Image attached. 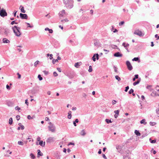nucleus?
Wrapping results in <instances>:
<instances>
[{
  "label": "nucleus",
  "mask_w": 159,
  "mask_h": 159,
  "mask_svg": "<svg viewBox=\"0 0 159 159\" xmlns=\"http://www.w3.org/2000/svg\"><path fill=\"white\" fill-rule=\"evenodd\" d=\"M64 4L68 9H71L73 7V0H63Z\"/></svg>",
  "instance_id": "f257e3e1"
},
{
  "label": "nucleus",
  "mask_w": 159,
  "mask_h": 159,
  "mask_svg": "<svg viewBox=\"0 0 159 159\" xmlns=\"http://www.w3.org/2000/svg\"><path fill=\"white\" fill-rule=\"evenodd\" d=\"M15 34L17 37H19L21 35L20 32V28L15 25L12 28Z\"/></svg>",
  "instance_id": "f03ea898"
},
{
  "label": "nucleus",
  "mask_w": 159,
  "mask_h": 159,
  "mask_svg": "<svg viewBox=\"0 0 159 159\" xmlns=\"http://www.w3.org/2000/svg\"><path fill=\"white\" fill-rule=\"evenodd\" d=\"M134 33V34L137 35L140 37L143 36L144 35V34H143L142 31L139 30V29L136 30Z\"/></svg>",
  "instance_id": "7ed1b4c3"
},
{
  "label": "nucleus",
  "mask_w": 159,
  "mask_h": 159,
  "mask_svg": "<svg viewBox=\"0 0 159 159\" xmlns=\"http://www.w3.org/2000/svg\"><path fill=\"white\" fill-rule=\"evenodd\" d=\"M126 64L127 67L128 69L130 71L131 70L133 69V67L130 62L129 61H127L126 62Z\"/></svg>",
  "instance_id": "20e7f679"
},
{
  "label": "nucleus",
  "mask_w": 159,
  "mask_h": 159,
  "mask_svg": "<svg viewBox=\"0 0 159 159\" xmlns=\"http://www.w3.org/2000/svg\"><path fill=\"white\" fill-rule=\"evenodd\" d=\"M0 15L2 17L7 16V13L6 11L4 9H2L0 11Z\"/></svg>",
  "instance_id": "39448f33"
},
{
  "label": "nucleus",
  "mask_w": 159,
  "mask_h": 159,
  "mask_svg": "<svg viewBox=\"0 0 159 159\" xmlns=\"http://www.w3.org/2000/svg\"><path fill=\"white\" fill-rule=\"evenodd\" d=\"M48 129L52 132H54L55 130V127L54 125H50L48 127Z\"/></svg>",
  "instance_id": "423d86ee"
},
{
  "label": "nucleus",
  "mask_w": 159,
  "mask_h": 159,
  "mask_svg": "<svg viewBox=\"0 0 159 159\" xmlns=\"http://www.w3.org/2000/svg\"><path fill=\"white\" fill-rule=\"evenodd\" d=\"M69 42L73 46L76 45L78 43V42L75 40H69Z\"/></svg>",
  "instance_id": "0eeeda50"
},
{
  "label": "nucleus",
  "mask_w": 159,
  "mask_h": 159,
  "mask_svg": "<svg viewBox=\"0 0 159 159\" xmlns=\"http://www.w3.org/2000/svg\"><path fill=\"white\" fill-rule=\"evenodd\" d=\"M20 16L22 19H27L28 16L26 14H23L20 13Z\"/></svg>",
  "instance_id": "6e6552de"
},
{
  "label": "nucleus",
  "mask_w": 159,
  "mask_h": 159,
  "mask_svg": "<svg viewBox=\"0 0 159 159\" xmlns=\"http://www.w3.org/2000/svg\"><path fill=\"white\" fill-rule=\"evenodd\" d=\"M113 56L115 57H122V54L119 52H117L114 53Z\"/></svg>",
  "instance_id": "1a4fd4ad"
},
{
  "label": "nucleus",
  "mask_w": 159,
  "mask_h": 159,
  "mask_svg": "<svg viewBox=\"0 0 159 159\" xmlns=\"http://www.w3.org/2000/svg\"><path fill=\"white\" fill-rule=\"evenodd\" d=\"M4 30V34L6 36L10 34V30L8 28H5Z\"/></svg>",
  "instance_id": "9d476101"
},
{
  "label": "nucleus",
  "mask_w": 159,
  "mask_h": 159,
  "mask_svg": "<svg viewBox=\"0 0 159 159\" xmlns=\"http://www.w3.org/2000/svg\"><path fill=\"white\" fill-rule=\"evenodd\" d=\"M122 146L121 145H118L116 146V149L118 150V152H120L122 150Z\"/></svg>",
  "instance_id": "9b49d317"
},
{
  "label": "nucleus",
  "mask_w": 159,
  "mask_h": 159,
  "mask_svg": "<svg viewBox=\"0 0 159 159\" xmlns=\"http://www.w3.org/2000/svg\"><path fill=\"white\" fill-rule=\"evenodd\" d=\"M65 11L64 10H62L61 11H60L59 13V16L61 17H62L63 15L65 14Z\"/></svg>",
  "instance_id": "f8f14e48"
},
{
  "label": "nucleus",
  "mask_w": 159,
  "mask_h": 159,
  "mask_svg": "<svg viewBox=\"0 0 159 159\" xmlns=\"http://www.w3.org/2000/svg\"><path fill=\"white\" fill-rule=\"evenodd\" d=\"M47 143H51L53 142L54 141V138L49 137L47 139Z\"/></svg>",
  "instance_id": "ddd939ff"
},
{
  "label": "nucleus",
  "mask_w": 159,
  "mask_h": 159,
  "mask_svg": "<svg viewBox=\"0 0 159 159\" xmlns=\"http://www.w3.org/2000/svg\"><path fill=\"white\" fill-rule=\"evenodd\" d=\"M140 81H141V78H139L136 81H135L133 83V85L135 86L136 85L138 84H139Z\"/></svg>",
  "instance_id": "4468645a"
},
{
  "label": "nucleus",
  "mask_w": 159,
  "mask_h": 159,
  "mask_svg": "<svg viewBox=\"0 0 159 159\" xmlns=\"http://www.w3.org/2000/svg\"><path fill=\"white\" fill-rule=\"evenodd\" d=\"M111 30L114 33L117 32L118 31V30H117L116 29L114 28V26L113 25H112L111 26Z\"/></svg>",
  "instance_id": "2eb2a0df"
},
{
  "label": "nucleus",
  "mask_w": 159,
  "mask_h": 159,
  "mask_svg": "<svg viewBox=\"0 0 159 159\" xmlns=\"http://www.w3.org/2000/svg\"><path fill=\"white\" fill-rule=\"evenodd\" d=\"M132 61H138L139 62L140 61L139 57H135L132 59Z\"/></svg>",
  "instance_id": "dca6fc26"
},
{
  "label": "nucleus",
  "mask_w": 159,
  "mask_h": 159,
  "mask_svg": "<svg viewBox=\"0 0 159 159\" xmlns=\"http://www.w3.org/2000/svg\"><path fill=\"white\" fill-rule=\"evenodd\" d=\"M2 42L4 43H9L10 42L9 40L6 38H3L2 39Z\"/></svg>",
  "instance_id": "f3484780"
},
{
  "label": "nucleus",
  "mask_w": 159,
  "mask_h": 159,
  "mask_svg": "<svg viewBox=\"0 0 159 159\" xmlns=\"http://www.w3.org/2000/svg\"><path fill=\"white\" fill-rule=\"evenodd\" d=\"M122 46L124 47L125 49L127 48V47L129 46V44L128 43H126L125 42H123L122 43Z\"/></svg>",
  "instance_id": "a211bd4d"
},
{
  "label": "nucleus",
  "mask_w": 159,
  "mask_h": 159,
  "mask_svg": "<svg viewBox=\"0 0 159 159\" xmlns=\"http://www.w3.org/2000/svg\"><path fill=\"white\" fill-rule=\"evenodd\" d=\"M79 122V120L78 119H76L74 121H73V124L75 126H76L77 125L76 123H78Z\"/></svg>",
  "instance_id": "6ab92c4d"
},
{
  "label": "nucleus",
  "mask_w": 159,
  "mask_h": 159,
  "mask_svg": "<svg viewBox=\"0 0 159 159\" xmlns=\"http://www.w3.org/2000/svg\"><path fill=\"white\" fill-rule=\"evenodd\" d=\"M134 133L137 136H139L141 135V134L139 132V131L137 130H135Z\"/></svg>",
  "instance_id": "aec40b11"
},
{
  "label": "nucleus",
  "mask_w": 159,
  "mask_h": 159,
  "mask_svg": "<svg viewBox=\"0 0 159 159\" xmlns=\"http://www.w3.org/2000/svg\"><path fill=\"white\" fill-rule=\"evenodd\" d=\"M68 115L67 116V118L68 119H70L71 118L72 115H71V111H69L68 112Z\"/></svg>",
  "instance_id": "412c9836"
},
{
  "label": "nucleus",
  "mask_w": 159,
  "mask_h": 159,
  "mask_svg": "<svg viewBox=\"0 0 159 159\" xmlns=\"http://www.w3.org/2000/svg\"><path fill=\"white\" fill-rule=\"evenodd\" d=\"M140 123L141 124H143L144 125L147 124V122H146V120L144 119H143L141 120L140 121Z\"/></svg>",
  "instance_id": "4be33fe9"
},
{
  "label": "nucleus",
  "mask_w": 159,
  "mask_h": 159,
  "mask_svg": "<svg viewBox=\"0 0 159 159\" xmlns=\"http://www.w3.org/2000/svg\"><path fill=\"white\" fill-rule=\"evenodd\" d=\"M94 44L95 46H98V47H99L100 46L101 43L99 41H96L94 43Z\"/></svg>",
  "instance_id": "5701e85b"
},
{
  "label": "nucleus",
  "mask_w": 159,
  "mask_h": 159,
  "mask_svg": "<svg viewBox=\"0 0 159 159\" xmlns=\"http://www.w3.org/2000/svg\"><path fill=\"white\" fill-rule=\"evenodd\" d=\"M149 141L150 142L152 143H155L156 142V139H154V140H152L151 138H150L149 139Z\"/></svg>",
  "instance_id": "b1692460"
},
{
  "label": "nucleus",
  "mask_w": 159,
  "mask_h": 159,
  "mask_svg": "<svg viewBox=\"0 0 159 159\" xmlns=\"http://www.w3.org/2000/svg\"><path fill=\"white\" fill-rule=\"evenodd\" d=\"M47 57H49V59L50 60H52L53 59V55L52 54H49V53H48L47 54Z\"/></svg>",
  "instance_id": "393cba45"
},
{
  "label": "nucleus",
  "mask_w": 159,
  "mask_h": 159,
  "mask_svg": "<svg viewBox=\"0 0 159 159\" xmlns=\"http://www.w3.org/2000/svg\"><path fill=\"white\" fill-rule=\"evenodd\" d=\"M20 10L21 12L23 13H25V11L24 10V8L23 7H22V6H20Z\"/></svg>",
  "instance_id": "a878e982"
},
{
  "label": "nucleus",
  "mask_w": 159,
  "mask_h": 159,
  "mask_svg": "<svg viewBox=\"0 0 159 159\" xmlns=\"http://www.w3.org/2000/svg\"><path fill=\"white\" fill-rule=\"evenodd\" d=\"M80 134L82 136H84L86 134V133L84 129L82 130L80 133Z\"/></svg>",
  "instance_id": "bb28decb"
},
{
  "label": "nucleus",
  "mask_w": 159,
  "mask_h": 159,
  "mask_svg": "<svg viewBox=\"0 0 159 159\" xmlns=\"http://www.w3.org/2000/svg\"><path fill=\"white\" fill-rule=\"evenodd\" d=\"M105 121L107 124H109L112 122V121L111 119H106L105 120Z\"/></svg>",
  "instance_id": "cd10ccee"
},
{
  "label": "nucleus",
  "mask_w": 159,
  "mask_h": 159,
  "mask_svg": "<svg viewBox=\"0 0 159 159\" xmlns=\"http://www.w3.org/2000/svg\"><path fill=\"white\" fill-rule=\"evenodd\" d=\"M115 79L117 80L118 81H120L121 80V79L120 77L118 75H116L115 76Z\"/></svg>",
  "instance_id": "c85d7f7f"
},
{
  "label": "nucleus",
  "mask_w": 159,
  "mask_h": 159,
  "mask_svg": "<svg viewBox=\"0 0 159 159\" xmlns=\"http://www.w3.org/2000/svg\"><path fill=\"white\" fill-rule=\"evenodd\" d=\"M45 145V142H43V140H40V146H44Z\"/></svg>",
  "instance_id": "c756f323"
},
{
  "label": "nucleus",
  "mask_w": 159,
  "mask_h": 159,
  "mask_svg": "<svg viewBox=\"0 0 159 159\" xmlns=\"http://www.w3.org/2000/svg\"><path fill=\"white\" fill-rule=\"evenodd\" d=\"M113 68L114 69L115 72H118V70H117L118 68H117V67L114 65L113 66Z\"/></svg>",
  "instance_id": "7c9ffc66"
},
{
  "label": "nucleus",
  "mask_w": 159,
  "mask_h": 159,
  "mask_svg": "<svg viewBox=\"0 0 159 159\" xmlns=\"http://www.w3.org/2000/svg\"><path fill=\"white\" fill-rule=\"evenodd\" d=\"M13 122V119L11 117L9 119V123L10 125H11Z\"/></svg>",
  "instance_id": "2f4dec72"
},
{
  "label": "nucleus",
  "mask_w": 159,
  "mask_h": 159,
  "mask_svg": "<svg viewBox=\"0 0 159 159\" xmlns=\"http://www.w3.org/2000/svg\"><path fill=\"white\" fill-rule=\"evenodd\" d=\"M93 71V69L92 68V67L91 66H90L89 67V69L88 70V71L89 72H91Z\"/></svg>",
  "instance_id": "473e14b6"
},
{
  "label": "nucleus",
  "mask_w": 159,
  "mask_h": 159,
  "mask_svg": "<svg viewBox=\"0 0 159 159\" xmlns=\"http://www.w3.org/2000/svg\"><path fill=\"white\" fill-rule=\"evenodd\" d=\"M37 142L36 143L37 145H40V138L38 137L37 139Z\"/></svg>",
  "instance_id": "72a5a7b5"
},
{
  "label": "nucleus",
  "mask_w": 159,
  "mask_h": 159,
  "mask_svg": "<svg viewBox=\"0 0 159 159\" xmlns=\"http://www.w3.org/2000/svg\"><path fill=\"white\" fill-rule=\"evenodd\" d=\"M149 124L151 125L154 126L156 124V123L155 122H152L150 121L149 122Z\"/></svg>",
  "instance_id": "f704fd0d"
},
{
  "label": "nucleus",
  "mask_w": 159,
  "mask_h": 159,
  "mask_svg": "<svg viewBox=\"0 0 159 159\" xmlns=\"http://www.w3.org/2000/svg\"><path fill=\"white\" fill-rule=\"evenodd\" d=\"M134 90L133 89H131L128 92L129 94H131L134 93Z\"/></svg>",
  "instance_id": "c9c22d12"
},
{
  "label": "nucleus",
  "mask_w": 159,
  "mask_h": 159,
  "mask_svg": "<svg viewBox=\"0 0 159 159\" xmlns=\"http://www.w3.org/2000/svg\"><path fill=\"white\" fill-rule=\"evenodd\" d=\"M75 66L77 68H79L80 66L79 63V62H77L75 63Z\"/></svg>",
  "instance_id": "e433bc0d"
},
{
  "label": "nucleus",
  "mask_w": 159,
  "mask_h": 159,
  "mask_svg": "<svg viewBox=\"0 0 159 159\" xmlns=\"http://www.w3.org/2000/svg\"><path fill=\"white\" fill-rule=\"evenodd\" d=\"M61 22L62 23L64 22H68L69 21V20H68L66 18L65 19H62L61 20Z\"/></svg>",
  "instance_id": "4c0bfd02"
},
{
  "label": "nucleus",
  "mask_w": 159,
  "mask_h": 159,
  "mask_svg": "<svg viewBox=\"0 0 159 159\" xmlns=\"http://www.w3.org/2000/svg\"><path fill=\"white\" fill-rule=\"evenodd\" d=\"M151 70H150L149 71H148L146 74L145 75V77L146 78H147L148 77V75H149V73L150 72H151Z\"/></svg>",
  "instance_id": "58836bf2"
},
{
  "label": "nucleus",
  "mask_w": 159,
  "mask_h": 159,
  "mask_svg": "<svg viewBox=\"0 0 159 159\" xmlns=\"http://www.w3.org/2000/svg\"><path fill=\"white\" fill-rule=\"evenodd\" d=\"M31 158L32 159H34L35 158V156L32 153H31L30 155Z\"/></svg>",
  "instance_id": "ea45409f"
},
{
  "label": "nucleus",
  "mask_w": 159,
  "mask_h": 159,
  "mask_svg": "<svg viewBox=\"0 0 159 159\" xmlns=\"http://www.w3.org/2000/svg\"><path fill=\"white\" fill-rule=\"evenodd\" d=\"M58 61H57V59H53L52 60V63L53 64H54L56 62H58Z\"/></svg>",
  "instance_id": "a19ab883"
},
{
  "label": "nucleus",
  "mask_w": 159,
  "mask_h": 159,
  "mask_svg": "<svg viewBox=\"0 0 159 159\" xmlns=\"http://www.w3.org/2000/svg\"><path fill=\"white\" fill-rule=\"evenodd\" d=\"M95 54H94L93 57H92V60L93 61H96V58H95Z\"/></svg>",
  "instance_id": "79ce46f5"
},
{
  "label": "nucleus",
  "mask_w": 159,
  "mask_h": 159,
  "mask_svg": "<svg viewBox=\"0 0 159 159\" xmlns=\"http://www.w3.org/2000/svg\"><path fill=\"white\" fill-rule=\"evenodd\" d=\"M18 144L21 145H23L24 144L21 141H19L18 142Z\"/></svg>",
  "instance_id": "37998d69"
},
{
  "label": "nucleus",
  "mask_w": 159,
  "mask_h": 159,
  "mask_svg": "<svg viewBox=\"0 0 159 159\" xmlns=\"http://www.w3.org/2000/svg\"><path fill=\"white\" fill-rule=\"evenodd\" d=\"M114 113L116 114L119 115V114L120 111L119 110H115L114 111Z\"/></svg>",
  "instance_id": "c03bdc74"
},
{
  "label": "nucleus",
  "mask_w": 159,
  "mask_h": 159,
  "mask_svg": "<svg viewBox=\"0 0 159 159\" xmlns=\"http://www.w3.org/2000/svg\"><path fill=\"white\" fill-rule=\"evenodd\" d=\"M39 61H37L34 62V66L35 67L37 65L39 64Z\"/></svg>",
  "instance_id": "a18cd8bd"
},
{
  "label": "nucleus",
  "mask_w": 159,
  "mask_h": 159,
  "mask_svg": "<svg viewBox=\"0 0 159 159\" xmlns=\"http://www.w3.org/2000/svg\"><path fill=\"white\" fill-rule=\"evenodd\" d=\"M95 57H96V59L97 60H98L99 59V55L98 53H95Z\"/></svg>",
  "instance_id": "49530a36"
},
{
  "label": "nucleus",
  "mask_w": 159,
  "mask_h": 159,
  "mask_svg": "<svg viewBox=\"0 0 159 159\" xmlns=\"http://www.w3.org/2000/svg\"><path fill=\"white\" fill-rule=\"evenodd\" d=\"M124 23H125V22L124 21H121L119 23V26H121L122 25H123L124 24Z\"/></svg>",
  "instance_id": "de8ad7c7"
},
{
  "label": "nucleus",
  "mask_w": 159,
  "mask_h": 159,
  "mask_svg": "<svg viewBox=\"0 0 159 159\" xmlns=\"http://www.w3.org/2000/svg\"><path fill=\"white\" fill-rule=\"evenodd\" d=\"M129 157V154L127 153L126 155H124L123 157V159H125V158L127 157Z\"/></svg>",
  "instance_id": "09e8293b"
},
{
  "label": "nucleus",
  "mask_w": 159,
  "mask_h": 159,
  "mask_svg": "<svg viewBox=\"0 0 159 159\" xmlns=\"http://www.w3.org/2000/svg\"><path fill=\"white\" fill-rule=\"evenodd\" d=\"M129 89V87L128 86H127L125 87V91L126 92H127L128 90Z\"/></svg>",
  "instance_id": "8fccbe9b"
},
{
  "label": "nucleus",
  "mask_w": 159,
  "mask_h": 159,
  "mask_svg": "<svg viewBox=\"0 0 159 159\" xmlns=\"http://www.w3.org/2000/svg\"><path fill=\"white\" fill-rule=\"evenodd\" d=\"M26 23L27 24V27L32 28L33 27V26L31 25L29 23Z\"/></svg>",
  "instance_id": "3c124183"
},
{
  "label": "nucleus",
  "mask_w": 159,
  "mask_h": 159,
  "mask_svg": "<svg viewBox=\"0 0 159 159\" xmlns=\"http://www.w3.org/2000/svg\"><path fill=\"white\" fill-rule=\"evenodd\" d=\"M53 75L54 77H57L58 75V74L56 71H54L53 73Z\"/></svg>",
  "instance_id": "603ef678"
},
{
  "label": "nucleus",
  "mask_w": 159,
  "mask_h": 159,
  "mask_svg": "<svg viewBox=\"0 0 159 159\" xmlns=\"http://www.w3.org/2000/svg\"><path fill=\"white\" fill-rule=\"evenodd\" d=\"M43 72L45 75H47L49 73L48 71H47L46 70H44L43 71Z\"/></svg>",
  "instance_id": "864d4df0"
},
{
  "label": "nucleus",
  "mask_w": 159,
  "mask_h": 159,
  "mask_svg": "<svg viewBox=\"0 0 159 159\" xmlns=\"http://www.w3.org/2000/svg\"><path fill=\"white\" fill-rule=\"evenodd\" d=\"M82 96L85 99H86V98L87 95L85 93H83L82 94Z\"/></svg>",
  "instance_id": "5fc2aeb1"
},
{
  "label": "nucleus",
  "mask_w": 159,
  "mask_h": 159,
  "mask_svg": "<svg viewBox=\"0 0 159 159\" xmlns=\"http://www.w3.org/2000/svg\"><path fill=\"white\" fill-rule=\"evenodd\" d=\"M18 23H17V22H16L15 21V20L12 21L11 22V25H13V24H17Z\"/></svg>",
  "instance_id": "6e6d98bb"
},
{
  "label": "nucleus",
  "mask_w": 159,
  "mask_h": 159,
  "mask_svg": "<svg viewBox=\"0 0 159 159\" xmlns=\"http://www.w3.org/2000/svg\"><path fill=\"white\" fill-rule=\"evenodd\" d=\"M155 37L156 38V40H157L159 39V36H158L157 34H156L155 35Z\"/></svg>",
  "instance_id": "4d7b16f0"
},
{
  "label": "nucleus",
  "mask_w": 159,
  "mask_h": 159,
  "mask_svg": "<svg viewBox=\"0 0 159 159\" xmlns=\"http://www.w3.org/2000/svg\"><path fill=\"white\" fill-rule=\"evenodd\" d=\"M147 134H143V135H142L140 138H142V139H143V138L144 137H145V136H147Z\"/></svg>",
  "instance_id": "13d9d810"
},
{
  "label": "nucleus",
  "mask_w": 159,
  "mask_h": 159,
  "mask_svg": "<svg viewBox=\"0 0 159 159\" xmlns=\"http://www.w3.org/2000/svg\"><path fill=\"white\" fill-rule=\"evenodd\" d=\"M75 143H73V142H69L68 143V145H75Z\"/></svg>",
  "instance_id": "bf43d9fd"
},
{
  "label": "nucleus",
  "mask_w": 159,
  "mask_h": 159,
  "mask_svg": "<svg viewBox=\"0 0 159 159\" xmlns=\"http://www.w3.org/2000/svg\"><path fill=\"white\" fill-rule=\"evenodd\" d=\"M117 102V101L115 100H113L112 101V105H114Z\"/></svg>",
  "instance_id": "052dcab7"
},
{
  "label": "nucleus",
  "mask_w": 159,
  "mask_h": 159,
  "mask_svg": "<svg viewBox=\"0 0 159 159\" xmlns=\"http://www.w3.org/2000/svg\"><path fill=\"white\" fill-rule=\"evenodd\" d=\"M136 79H137L139 77V75L138 74H135L134 75V77Z\"/></svg>",
  "instance_id": "680f3d73"
},
{
  "label": "nucleus",
  "mask_w": 159,
  "mask_h": 159,
  "mask_svg": "<svg viewBox=\"0 0 159 159\" xmlns=\"http://www.w3.org/2000/svg\"><path fill=\"white\" fill-rule=\"evenodd\" d=\"M49 33L50 34H52L53 32V30L52 29H50L48 30Z\"/></svg>",
  "instance_id": "e2e57ef3"
},
{
  "label": "nucleus",
  "mask_w": 159,
  "mask_h": 159,
  "mask_svg": "<svg viewBox=\"0 0 159 159\" xmlns=\"http://www.w3.org/2000/svg\"><path fill=\"white\" fill-rule=\"evenodd\" d=\"M15 109L16 110H18V111H19L20 110V107H18V106H17L15 107Z\"/></svg>",
  "instance_id": "0e129e2a"
},
{
  "label": "nucleus",
  "mask_w": 159,
  "mask_h": 159,
  "mask_svg": "<svg viewBox=\"0 0 159 159\" xmlns=\"http://www.w3.org/2000/svg\"><path fill=\"white\" fill-rule=\"evenodd\" d=\"M141 98L143 101L145 99V98L144 96L142 95L141 96Z\"/></svg>",
  "instance_id": "69168bd1"
},
{
  "label": "nucleus",
  "mask_w": 159,
  "mask_h": 159,
  "mask_svg": "<svg viewBox=\"0 0 159 159\" xmlns=\"http://www.w3.org/2000/svg\"><path fill=\"white\" fill-rule=\"evenodd\" d=\"M102 156L105 159H107V157L104 154H102Z\"/></svg>",
  "instance_id": "338daca9"
},
{
  "label": "nucleus",
  "mask_w": 159,
  "mask_h": 159,
  "mask_svg": "<svg viewBox=\"0 0 159 159\" xmlns=\"http://www.w3.org/2000/svg\"><path fill=\"white\" fill-rule=\"evenodd\" d=\"M156 112L157 114H159V108L156 110Z\"/></svg>",
  "instance_id": "774afa93"
}]
</instances>
